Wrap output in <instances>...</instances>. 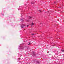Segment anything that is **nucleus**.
<instances>
[{
    "mask_svg": "<svg viewBox=\"0 0 64 64\" xmlns=\"http://www.w3.org/2000/svg\"><path fill=\"white\" fill-rule=\"evenodd\" d=\"M33 25H34V23H32V24H31V26L32 27V26H33Z\"/></svg>",
    "mask_w": 64,
    "mask_h": 64,
    "instance_id": "obj_4",
    "label": "nucleus"
},
{
    "mask_svg": "<svg viewBox=\"0 0 64 64\" xmlns=\"http://www.w3.org/2000/svg\"><path fill=\"white\" fill-rule=\"evenodd\" d=\"M48 13H49V12H48Z\"/></svg>",
    "mask_w": 64,
    "mask_h": 64,
    "instance_id": "obj_14",
    "label": "nucleus"
},
{
    "mask_svg": "<svg viewBox=\"0 0 64 64\" xmlns=\"http://www.w3.org/2000/svg\"><path fill=\"white\" fill-rule=\"evenodd\" d=\"M28 22H29V20H28Z\"/></svg>",
    "mask_w": 64,
    "mask_h": 64,
    "instance_id": "obj_13",
    "label": "nucleus"
},
{
    "mask_svg": "<svg viewBox=\"0 0 64 64\" xmlns=\"http://www.w3.org/2000/svg\"><path fill=\"white\" fill-rule=\"evenodd\" d=\"M24 45V44H23L20 45V46L19 47V49L21 51H22L23 49V48H24L23 47Z\"/></svg>",
    "mask_w": 64,
    "mask_h": 64,
    "instance_id": "obj_1",
    "label": "nucleus"
},
{
    "mask_svg": "<svg viewBox=\"0 0 64 64\" xmlns=\"http://www.w3.org/2000/svg\"><path fill=\"white\" fill-rule=\"evenodd\" d=\"M62 51L63 52H64V50H62Z\"/></svg>",
    "mask_w": 64,
    "mask_h": 64,
    "instance_id": "obj_8",
    "label": "nucleus"
},
{
    "mask_svg": "<svg viewBox=\"0 0 64 64\" xmlns=\"http://www.w3.org/2000/svg\"><path fill=\"white\" fill-rule=\"evenodd\" d=\"M29 26V25H28L27 26V27H28V26Z\"/></svg>",
    "mask_w": 64,
    "mask_h": 64,
    "instance_id": "obj_10",
    "label": "nucleus"
},
{
    "mask_svg": "<svg viewBox=\"0 0 64 64\" xmlns=\"http://www.w3.org/2000/svg\"><path fill=\"white\" fill-rule=\"evenodd\" d=\"M36 62L37 63H38V64H39L40 63V62L38 61H36Z\"/></svg>",
    "mask_w": 64,
    "mask_h": 64,
    "instance_id": "obj_5",
    "label": "nucleus"
},
{
    "mask_svg": "<svg viewBox=\"0 0 64 64\" xmlns=\"http://www.w3.org/2000/svg\"><path fill=\"white\" fill-rule=\"evenodd\" d=\"M35 35L34 34H32V36H34V35Z\"/></svg>",
    "mask_w": 64,
    "mask_h": 64,
    "instance_id": "obj_9",
    "label": "nucleus"
},
{
    "mask_svg": "<svg viewBox=\"0 0 64 64\" xmlns=\"http://www.w3.org/2000/svg\"><path fill=\"white\" fill-rule=\"evenodd\" d=\"M32 4H34V3H33L32 2Z\"/></svg>",
    "mask_w": 64,
    "mask_h": 64,
    "instance_id": "obj_11",
    "label": "nucleus"
},
{
    "mask_svg": "<svg viewBox=\"0 0 64 64\" xmlns=\"http://www.w3.org/2000/svg\"><path fill=\"white\" fill-rule=\"evenodd\" d=\"M39 12H41V10H39Z\"/></svg>",
    "mask_w": 64,
    "mask_h": 64,
    "instance_id": "obj_7",
    "label": "nucleus"
},
{
    "mask_svg": "<svg viewBox=\"0 0 64 64\" xmlns=\"http://www.w3.org/2000/svg\"><path fill=\"white\" fill-rule=\"evenodd\" d=\"M56 3L55 2H54V3Z\"/></svg>",
    "mask_w": 64,
    "mask_h": 64,
    "instance_id": "obj_15",
    "label": "nucleus"
},
{
    "mask_svg": "<svg viewBox=\"0 0 64 64\" xmlns=\"http://www.w3.org/2000/svg\"><path fill=\"white\" fill-rule=\"evenodd\" d=\"M26 27V26L25 24H22V25H21V28H24Z\"/></svg>",
    "mask_w": 64,
    "mask_h": 64,
    "instance_id": "obj_2",
    "label": "nucleus"
},
{
    "mask_svg": "<svg viewBox=\"0 0 64 64\" xmlns=\"http://www.w3.org/2000/svg\"><path fill=\"white\" fill-rule=\"evenodd\" d=\"M31 18V16H30V18Z\"/></svg>",
    "mask_w": 64,
    "mask_h": 64,
    "instance_id": "obj_12",
    "label": "nucleus"
},
{
    "mask_svg": "<svg viewBox=\"0 0 64 64\" xmlns=\"http://www.w3.org/2000/svg\"><path fill=\"white\" fill-rule=\"evenodd\" d=\"M31 45V43L29 42V43L28 45Z\"/></svg>",
    "mask_w": 64,
    "mask_h": 64,
    "instance_id": "obj_6",
    "label": "nucleus"
},
{
    "mask_svg": "<svg viewBox=\"0 0 64 64\" xmlns=\"http://www.w3.org/2000/svg\"><path fill=\"white\" fill-rule=\"evenodd\" d=\"M20 21H22V22L24 21V20L22 19L20 20Z\"/></svg>",
    "mask_w": 64,
    "mask_h": 64,
    "instance_id": "obj_3",
    "label": "nucleus"
}]
</instances>
